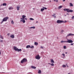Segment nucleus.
<instances>
[{
    "instance_id": "nucleus-1",
    "label": "nucleus",
    "mask_w": 74,
    "mask_h": 74,
    "mask_svg": "<svg viewBox=\"0 0 74 74\" xmlns=\"http://www.w3.org/2000/svg\"><path fill=\"white\" fill-rule=\"evenodd\" d=\"M14 50L16 51H18V52H19L20 51V52H21V51H22V49H18V48H17L16 47H14Z\"/></svg>"
},
{
    "instance_id": "nucleus-2",
    "label": "nucleus",
    "mask_w": 74,
    "mask_h": 74,
    "mask_svg": "<svg viewBox=\"0 0 74 74\" xmlns=\"http://www.w3.org/2000/svg\"><path fill=\"white\" fill-rule=\"evenodd\" d=\"M27 61V59L26 58H23L22 60H21V63H24L26 62Z\"/></svg>"
},
{
    "instance_id": "nucleus-3",
    "label": "nucleus",
    "mask_w": 74,
    "mask_h": 74,
    "mask_svg": "<svg viewBox=\"0 0 74 74\" xmlns=\"http://www.w3.org/2000/svg\"><path fill=\"white\" fill-rule=\"evenodd\" d=\"M8 19V17H6L4 18L3 19V22H6V21H7Z\"/></svg>"
},
{
    "instance_id": "nucleus-4",
    "label": "nucleus",
    "mask_w": 74,
    "mask_h": 74,
    "mask_svg": "<svg viewBox=\"0 0 74 74\" xmlns=\"http://www.w3.org/2000/svg\"><path fill=\"white\" fill-rule=\"evenodd\" d=\"M63 22H64V21L60 20H58L57 21V23H62Z\"/></svg>"
},
{
    "instance_id": "nucleus-5",
    "label": "nucleus",
    "mask_w": 74,
    "mask_h": 74,
    "mask_svg": "<svg viewBox=\"0 0 74 74\" xmlns=\"http://www.w3.org/2000/svg\"><path fill=\"white\" fill-rule=\"evenodd\" d=\"M66 42H68V43H73V41L71 39L68 40L66 41Z\"/></svg>"
},
{
    "instance_id": "nucleus-6",
    "label": "nucleus",
    "mask_w": 74,
    "mask_h": 74,
    "mask_svg": "<svg viewBox=\"0 0 74 74\" xmlns=\"http://www.w3.org/2000/svg\"><path fill=\"white\" fill-rule=\"evenodd\" d=\"M35 58L36 59H38V60H39V59H40V57L39 55H38L36 56Z\"/></svg>"
},
{
    "instance_id": "nucleus-7",
    "label": "nucleus",
    "mask_w": 74,
    "mask_h": 74,
    "mask_svg": "<svg viewBox=\"0 0 74 74\" xmlns=\"http://www.w3.org/2000/svg\"><path fill=\"white\" fill-rule=\"evenodd\" d=\"M26 17V16H25L24 15H23L22 16V18H21V19H25V17Z\"/></svg>"
},
{
    "instance_id": "nucleus-8",
    "label": "nucleus",
    "mask_w": 74,
    "mask_h": 74,
    "mask_svg": "<svg viewBox=\"0 0 74 74\" xmlns=\"http://www.w3.org/2000/svg\"><path fill=\"white\" fill-rule=\"evenodd\" d=\"M74 36V34H69L67 35V37H68L69 36Z\"/></svg>"
},
{
    "instance_id": "nucleus-9",
    "label": "nucleus",
    "mask_w": 74,
    "mask_h": 74,
    "mask_svg": "<svg viewBox=\"0 0 74 74\" xmlns=\"http://www.w3.org/2000/svg\"><path fill=\"white\" fill-rule=\"evenodd\" d=\"M51 62L52 63H55V62H54V61H53V59H51Z\"/></svg>"
},
{
    "instance_id": "nucleus-10",
    "label": "nucleus",
    "mask_w": 74,
    "mask_h": 74,
    "mask_svg": "<svg viewBox=\"0 0 74 74\" xmlns=\"http://www.w3.org/2000/svg\"><path fill=\"white\" fill-rule=\"evenodd\" d=\"M26 48L27 49L30 48H31V46H30V45H28L27 46Z\"/></svg>"
},
{
    "instance_id": "nucleus-11",
    "label": "nucleus",
    "mask_w": 74,
    "mask_h": 74,
    "mask_svg": "<svg viewBox=\"0 0 74 74\" xmlns=\"http://www.w3.org/2000/svg\"><path fill=\"white\" fill-rule=\"evenodd\" d=\"M21 22H23V23H25V19H22L20 21Z\"/></svg>"
},
{
    "instance_id": "nucleus-12",
    "label": "nucleus",
    "mask_w": 74,
    "mask_h": 74,
    "mask_svg": "<svg viewBox=\"0 0 74 74\" xmlns=\"http://www.w3.org/2000/svg\"><path fill=\"white\" fill-rule=\"evenodd\" d=\"M31 68H32V69H36V67H35V66H32Z\"/></svg>"
},
{
    "instance_id": "nucleus-13",
    "label": "nucleus",
    "mask_w": 74,
    "mask_h": 74,
    "mask_svg": "<svg viewBox=\"0 0 74 74\" xmlns=\"http://www.w3.org/2000/svg\"><path fill=\"white\" fill-rule=\"evenodd\" d=\"M66 11L67 12H69L70 11V9H66Z\"/></svg>"
},
{
    "instance_id": "nucleus-14",
    "label": "nucleus",
    "mask_w": 74,
    "mask_h": 74,
    "mask_svg": "<svg viewBox=\"0 0 74 74\" xmlns=\"http://www.w3.org/2000/svg\"><path fill=\"white\" fill-rule=\"evenodd\" d=\"M10 37H11V38H13L14 37V35H12L10 36Z\"/></svg>"
},
{
    "instance_id": "nucleus-15",
    "label": "nucleus",
    "mask_w": 74,
    "mask_h": 74,
    "mask_svg": "<svg viewBox=\"0 0 74 74\" xmlns=\"http://www.w3.org/2000/svg\"><path fill=\"white\" fill-rule=\"evenodd\" d=\"M38 73V74H41V71L39 70Z\"/></svg>"
},
{
    "instance_id": "nucleus-16",
    "label": "nucleus",
    "mask_w": 74,
    "mask_h": 74,
    "mask_svg": "<svg viewBox=\"0 0 74 74\" xmlns=\"http://www.w3.org/2000/svg\"><path fill=\"white\" fill-rule=\"evenodd\" d=\"M70 7H72L73 6V3H70Z\"/></svg>"
},
{
    "instance_id": "nucleus-17",
    "label": "nucleus",
    "mask_w": 74,
    "mask_h": 74,
    "mask_svg": "<svg viewBox=\"0 0 74 74\" xmlns=\"http://www.w3.org/2000/svg\"><path fill=\"white\" fill-rule=\"evenodd\" d=\"M62 8V6L61 5L58 7V9H60V8Z\"/></svg>"
},
{
    "instance_id": "nucleus-18",
    "label": "nucleus",
    "mask_w": 74,
    "mask_h": 74,
    "mask_svg": "<svg viewBox=\"0 0 74 74\" xmlns=\"http://www.w3.org/2000/svg\"><path fill=\"white\" fill-rule=\"evenodd\" d=\"M14 9V8L12 7H10L9 8V10H13Z\"/></svg>"
},
{
    "instance_id": "nucleus-19",
    "label": "nucleus",
    "mask_w": 74,
    "mask_h": 74,
    "mask_svg": "<svg viewBox=\"0 0 74 74\" xmlns=\"http://www.w3.org/2000/svg\"><path fill=\"white\" fill-rule=\"evenodd\" d=\"M19 8H20V7L17 6V10L18 11V10H19Z\"/></svg>"
},
{
    "instance_id": "nucleus-20",
    "label": "nucleus",
    "mask_w": 74,
    "mask_h": 74,
    "mask_svg": "<svg viewBox=\"0 0 74 74\" xmlns=\"http://www.w3.org/2000/svg\"><path fill=\"white\" fill-rule=\"evenodd\" d=\"M34 44H35V45H37L38 44V43H37V42H35Z\"/></svg>"
},
{
    "instance_id": "nucleus-21",
    "label": "nucleus",
    "mask_w": 74,
    "mask_h": 74,
    "mask_svg": "<svg viewBox=\"0 0 74 74\" xmlns=\"http://www.w3.org/2000/svg\"><path fill=\"white\" fill-rule=\"evenodd\" d=\"M3 6H6L7 5V4L6 3H4L3 4Z\"/></svg>"
},
{
    "instance_id": "nucleus-22",
    "label": "nucleus",
    "mask_w": 74,
    "mask_h": 74,
    "mask_svg": "<svg viewBox=\"0 0 74 74\" xmlns=\"http://www.w3.org/2000/svg\"><path fill=\"white\" fill-rule=\"evenodd\" d=\"M44 8H43L41 9L40 11H42H42H44Z\"/></svg>"
},
{
    "instance_id": "nucleus-23",
    "label": "nucleus",
    "mask_w": 74,
    "mask_h": 74,
    "mask_svg": "<svg viewBox=\"0 0 74 74\" xmlns=\"http://www.w3.org/2000/svg\"><path fill=\"white\" fill-rule=\"evenodd\" d=\"M73 12V10H69V12Z\"/></svg>"
},
{
    "instance_id": "nucleus-24",
    "label": "nucleus",
    "mask_w": 74,
    "mask_h": 74,
    "mask_svg": "<svg viewBox=\"0 0 74 74\" xmlns=\"http://www.w3.org/2000/svg\"><path fill=\"white\" fill-rule=\"evenodd\" d=\"M0 38H1L2 39H3V37L1 35H0Z\"/></svg>"
},
{
    "instance_id": "nucleus-25",
    "label": "nucleus",
    "mask_w": 74,
    "mask_h": 74,
    "mask_svg": "<svg viewBox=\"0 0 74 74\" xmlns=\"http://www.w3.org/2000/svg\"><path fill=\"white\" fill-rule=\"evenodd\" d=\"M61 43H62L63 42H66V41H61Z\"/></svg>"
},
{
    "instance_id": "nucleus-26",
    "label": "nucleus",
    "mask_w": 74,
    "mask_h": 74,
    "mask_svg": "<svg viewBox=\"0 0 74 74\" xmlns=\"http://www.w3.org/2000/svg\"><path fill=\"white\" fill-rule=\"evenodd\" d=\"M62 67H66V66L65 65H63Z\"/></svg>"
},
{
    "instance_id": "nucleus-27",
    "label": "nucleus",
    "mask_w": 74,
    "mask_h": 74,
    "mask_svg": "<svg viewBox=\"0 0 74 74\" xmlns=\"http://www.w3.org/2000/svg\"><path fill=\"white\" fill-rule=\"evenodd\" d=\"M11 23L13 25V24H14V21H11Z\"/></svg>"
},
{
    "instance_id": "nucleus-28",
    "label": "nucleus",
    "mask_w": 74,
    "mask_h": 74,
    "mask_svg": "<svg viewBox=\"0 0 74 74\" xmlns=\"http://www.w3.org/2000/svg\"><path fill=\"white\" fill-rule=\"evenodd\" d=\"M29 19L30 20H34V19L32 18H29Z\"/></svg>"
},
{
    "instance_id": "nucleus-29",
    "label": "nucleus",
    "mask_w": 74,
    "mask_h": 74,
    "mask_svg": "<svg viewBox=\"0 0 74 74\" xmlns=\"http://www.w3.org/2000/svg\"><path fill=\"white\" fill-rule=\"evenodd\" d=\"M32 28L33 29H35V27H30V29H32Z\"/></svg>"
},
{
    "instance_id": "nucleus-30",
    "label": "nucleus",
    "mask_w": 74,
    "mask_h": 74,
    "mask_svg": "<svg viewBox=\"0 0 74 74\" xmlns=\"http://www.w3.org/2000/svg\"><path fill=\"white\" fill-rule=\"evenodd\" d=\"M51 65L52 66H54V64H53V63H52V64H51Z\"/></svg>"
},
{
    "instance_id": "nucleus-31",
    "label": "nucleus",
    "mask_w": 74,
    "mask_h": 74,
    "mask_svg": "<svg viewBox=\"0 0 74 74\" xmlns=\"http://www.w3.org/2000/svg\"><path fill=\"white\" fill-rule=\"evenodd\" d=\"M66 46H64V49H66Z\"/></svg>"
},
{
    "instance_id": "nucleus-32",
    "label": "nucleus",
    "mask_w": 74,
    "mask_h": 74,
    "mask_svg": "<svg viewBox=\"0 0 74 74\" xmlns=\"http://www.w3.org/2000/svg\"><path fill=\"white\" fill-rule=\"evenodd\" d=\"M34 46H31V48H34Z\"/></svg>"
},
{
    "instance_id": "nucleus-33",
    "label": "nucleus",
    "mask_w": 74,
    "mask_h": 74,
    "mask_svg": "<svg viewBox=\"0 0 74 74\" xmlns=\"http://www.w3.org/2000/svg\"><path fill=\"white\" fill-rule=\"evenodd\" d=\"M62 55L63 56H64H64H65V54H64L63 53L62 54Z\"/></svg>"
},
{
    "instance_id": "nucleus-34",
    "label": "nucleus",
    "mask_w": 74,
    "mask_h": 74,
    "mask_svg": "<svg viewBox=\"0 0 74 74\" xmlns=\"http://www.w3.org/2000/svg\"><path fill=\"white\" fill-rule=\"evenodd\" d=\"M43 8H44L45 10H47V8L45 7H43Z\"/></svg>"
},
{
    "instance_id": "nucleus-35",
    "label": "nucleus",
    "mask_w": 74,
    "mask_h": 74,
    "mask_svg": "<svg viewBox=\"0 0 74 74\" xmlns=\"http://www.w3.org/2000/svg\"><path fill=\"white\" fill-rule=\"evenodd\" d=\"M52 16L54 17V18H56V16L53 15H52Z\"/></svg>"
},
{
    "instance_id": "nucleus-36",
    "label": "nucleus",
    "mask_w": 74,
    "mask_h": 74,
    "mask_svg": "<svg viewBox=\"0 0 74 74\" xmlns=\"http://www.w3.org/2000/svg\"><path fill=\"white\" fill-rule=\"evenodd\" d=\"M74 16H73L72 17V19H74Z\"/></svg>"
},
{
    "instance_id": "nucleus-37",
    "label": "nucleus",
    "mask_w": 74,
    "mask_h": 74,
    "mask_svg": "<svg viewBox=\"0 0 74 74\" xmlns=\"http://www.w3.org/2000/svg\"><path fill=\"white\" fill-rule=\"evenodd\" d=\"M74 45V43H72L70 45Z\"/></svg>"
},
{
    "instance_id": "nucleus-38",
    "label": "nucleus",
    "mask_w": 74,
    "mask_h": 74,
    "mask_svg": "<svg viewBox=\"0 0 74 74\" xmlns=\"http://www.w3.org/2000/svg\"><path fill=\"white\" fill-rule=\"evenodd\" d=\"M61 32H64V31H63V30H61Z\"/></svg>"
},
{
    "instance_id": "nucleus-39",
    "label": "nucleus",
    "mask_w": 74,
    "mask_h": 74,
    "mask_svg": "<svg viewBox=\"0 0 74 74\" xmlns=\"http://www.w3.org/2000/svg\"><path fill=\"white\" fill-rule=\"evenodd\" d=\"M0 42H3V40H0Z\"/></svg>"
},
{
    "instance_id": "nucleus-40",
    "label": "nucleus",
    "mask_w": 74,
    "mask_h": 74,
    "mask_svg": "<svg viewBox=\"0 0 74 74\" xmlns=\"http://www.w3.org/2000/svg\"><path fill=\"white\" fill-rule=\"evenodd\" d=\"M63 10H64V11H66V9H64Z\"/></svg>"
},
{
    "instance_id": "nucleus-41",
    "label": "nucleus",
    "mask_w": 74,
    "mask_h": 74,
    "mask_svg": "<svg viewBox=\"0 0 74 74\" xmlns=\"http://www.w3.org/2000/svg\"><path fill=\"white\" fill-rule=\"evenodd\" d=\"M10 33H8L7 34L8 36H10Z\"/></svg>"
},
{
    "instance_id": "nucleus-42",
    "label": "nucleus",
    "mask_w": 74,
    "mask_h": 74,
    "mask_svg": "<svg viewBox=\"0 0 74 74\" xmlns=\"http://www.w3.org/2000/svg\"><path fill=\"white\" fill-rule=\"evenodd\" d=\"M65 22H67V21H65L64 22H62V23H65Z\"/></svg>"
},
{
    "instance_id": "nucleus-43",
    "label": "nucleus",
    "mask_w": 74,
    "mask_h": 74,
    "mask_svg": "<svg viewBox=\"0 0 74 74\" xmlns=\"http://www.w3.org/2000/svg\"><path fill=\"white\" fill-rule=\"evenodd\" d=\"M3 22H4V21H3V20H2L1 22V24H2V23Z\"/></svg>"
},
{
    "instance_id": "nucleus-44",
    "label": "nucleus",
    "mask_w": 74,
    "mask_h": 74,
    "mask_svg": "<svg viewBox=\"0 0 74 74\" xmlns=\"http://www.w3.org/2000/svg\"><path fill=\"white\" fill-rule=\"evenodd\" d=\"M56 2H58V0H56Z\"/></svg>"
},
{
    "instance_id": "nucleus-45",
    "label": "nucleus",
    "mask_w": 74,
    "mask_h": 74,
    "mask_svg": "<svg viewBox=\"0 0 74 74\" xmlns=\"http://www.w3.org/2000/svg\"><path fill=\"white\" fill-rule=\"evenodd\" d=\"M41 48H42V49L43 48V47H42V46H41Z\"/></svg>"
},
{
    "instance_id": "nucleus-46",
    "label": "nucleus",
    "mask_w": 74,
    "mask_h": 74,
    "mask_svg": "<svg viewBox=\"0 0 74 74\" xmlns=\"http://www.w3.org/2000/svg\"><path fill=\"white\" fill-rule=\"evenodd\" d=\"M63 0V1H66L65 0Z\"/></svg>"
},
{
    "instance_id": "nucleus-47",
    "label": "nucleus",
    "mask_w": 74,
    "mask_h": 74,
    "mask_svg": "<svg viewBox=\"0 0 74 74\" xmlns=\"http://www.w3.org/2000/svg\"><path fill=\"white\" fill-rule=\"evenodd\" d=\"M3 5L2 4H1V6H3Z\"/></svg>"
},
{
    "instance_id": "nucleus-48",
    "label": "nucleus",
    "mask_w": 74,
    "mask_h": 74,
    "mask_svg": "<svg viewBox=\"0 0 74 74\" xmlns=\"http://www.w3.org/2000/svg\"><path fill=\"white\" fill-rule=\"evenodd\" d=\"M25 20H27V18H25Z\"/></svg>"
},
{
    "instance_id": "nucleus-49",
    "label": "nucleus",
    "mask_w": 74,
    "mask_h": 74,
    "mask_svg": "<svg viewBox=\"0 0 74 74\" xmlns=\"http://www.w3.org/2000/svg\"><path fill=\"white\" fill-rule=\"evenodd\" d=\"M1 55V51H0V55Z\"/></svg>"
},
{
    "instance_id": "nucleus-50",
    "label": "nucleus",
    "mask_w": 74,
    "mask_h": 74,
    "mask_svg": "<svg viewBox=\"0 0 74 74\" xmlns=\"http://www.w3.org/2000/svg\"><path fill=\"white\" fill-rule=\"evenodd\" d=\"M48 64H51V63H48Z\"/></svg>"
},
{
    "instance_id": "nucleus-51",
    "label": "nucleus",
    "mask_w": 74,
    "mask_h": 74,
    "mask_svg": "<svg viewBox=\"0 0 74 74\" xmlns=\"http://www.w3.org/2000/svg\"><path fill=\"white\" fill-rule=\"evenodd\" d=\"M66 66H67V67H69V66L68 65H67Z\"/></svg>"
},
{
    "instance_id": "nucleus-52",
    "label": "nucleus",
    "mask_w": 74,
    "mask_h": 74,
    "mask_svg": "<svg viewBox=\"0 0 74 74\" xmlns=\"http://www.w3.org/2000/svg\"><path fill=\"white\" fill-rule=\"evenodd\" d=\"M65 53H66V54H67V52H65Z\"/></svg>"
},
{
    "instance_id": "nucleus-53",
    "label": "nucleus",
    "mask_w": 74,
    "mask_h": 74,
    "mask_svg": "<svg viewBox=\"0 0 74 74\" xmlns=\"http://www.w3.org/2000/svg\"><path fill=\"white\" fill-rule=\"evenodd\" d=\"M66 65L67 66V64H66Z\"/></svg>"
},
{
    "instance_id": "nucleus-54",
    "label": "nucleus",
    "mask_w": 74,
    "mask_h": 74,
    "mask_svg": "<svg viewBox=\"0 0 74 74\" xmlns=\"http://www.w3.org/2000/svg\"><path fill=\"white\" fill-rule=\"evenodd\" d=\"M56 0H54V1H56Z\"/></svg>"
},
{
    "instance_id": "nucleus-55",
    "label": "nucleus",
    "mask_w": 74,
    "mask_h": 74,
    "mask_svg": "<svg viewBox=\"0 0 74 74\" xmlns=\"http://www.w3.org/2000/svg\"><path fill=\"white\" fill-rule=\"evenodd\" d=\"M36 23H38V21L36 22Z\"/></svg>"
},
{
    "instance_id": "nucleus-56",
    "label": "nucleus",
    "mask_w": 74,
    "mask_h": 74,
    "mask_svg": "<svg viewBox=\"0 0 74 74\" xmlns=\"http://www.w3.org/2000/svg\"><path fill=\"white\" fill-rule=\"evenodd\" d=\"M65 16H66V15H65Z\"/></svg>"
},
{
    "instance_id": "nucleus-57",
    "label": "nucleus",
    "mask_w": 74,
    "mask_h": 74,
    "mask_svg": "<svg viewBox=\"0 0 74 74\" xmlns=\"http://www.w3.org/2000/svg\"><path fill=\"white\" fill-rule=\"evenodd\" d=\"M54 15H55V14H54Z\"/></svg>"
},
{
    "instance_id": "nucleus-58",
    "label": "nucleus",
    "mask_w": 74,
    "mask_h": 74,
    "mask_svg": "<svg viewBox=\"0 0 74 74\" xmlns=\"http://www.w3.org/2000/svg\"><path fill=\"white\" fill-rule=\"evenodd\" d=\"M68 74H70V73H69Z\"/></svg>"
},
{
    "instance_id": "nucleus-59",
    "label": "nucleus",
    "mask_w": 74,
    "mask_h": 74,
    "mask_svg": "<svg viewBox=\"0 0 74 74\" xmlns=\"http://www.w3.org/2000/svg\"><path fill=\"white\" fill-rule=\"evenodd\" d=\"M34 10V9H33Z\"/></svg>"
},
{
    "instance_id": "nucleus-60",
    "label": "nucleus",
    "mask_w": 74,
    "mask_h": 74,
    "mask_svg": "<svg viewBox=\"0 0 74 74\" xmlns=\"http://www.w3.org/2000/svg\"><path fill=\"white\" fill-rule=\"evenodd\" d=\"M51 2V1H50V2Z\"/></svg>"
}]
</instances>
